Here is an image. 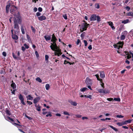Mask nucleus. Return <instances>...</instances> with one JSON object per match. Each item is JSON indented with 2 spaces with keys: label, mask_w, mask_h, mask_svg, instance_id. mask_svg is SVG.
Returning a JSON list of instances; mask_svg holds the SVG:
<instances>
[{
  "label": "nucleus",
  "mask_w": 133,
  "mask_h": 133,
  "mask_svg": "<svg viewBox=\"0 0 133 133\" xmlns=\"http://www.w3.org/2000/svg\"><path fill=\"white\" fill-rule=\"evenodd\" d=\"M14 18L13 19L14 24V28L16 29L15 32V34H16L17 32H18L19 31V26L17 23V20L19 24H21L22 21L21 20V17L19 12L17 13V15L14 14Z\"/></svg>",
  "instance_id": "1"
},
{
  "label": "nucleus",
  "mask_w": 133,
  "mask_h": 133,
  "mask_svg": "<svg viewBox=\"0 0 133 133\" xmlns=\"http://www.w3.org/2000/svg\"><path fill=\"white\" fill-rule=\"evenodd\" d=\"M57 40V39L56 38L54 35L53 34L52 35V38L51 39V41L53 43H51V45L50 46V47L52 50H53V48L55 47L56 48L57 46L56 43V41Z\"/></svg>",
  "instance_id": "2"
},
{
  "label": "nucleus",
  "mask_w": 133,
  "mask_h": 133,
  "mask_svg": "<svg viewBox=\"0 0 133 133\" xmlns=\"http://www.w3.org/2000/svg\"><path fill=\"white\" fill-rule=\"evenodd\" d=\"M123 44V42H119L116 45H114V46L115 48L119 49L122 47Z\"/></svg>",
  "instance_id": "3"
},
{
  "label": "nucleus",
  "mask_w": 133,
  "mask_h": 133,
  "mask_svg": "<svg viewBox=\"0 0 133 133\" xmlns=\"http://www.w3.org/2000/svg\"><path fill=\"white\" fill-rule=\"evenodd\" d=\"M89 24L86 23H83L82 26L80 30L81 32H83L84 31L86 30Z\"/></svg>",
  "instance_id": "4"
},
{
  "label": "nucleus",
  "mask_w": 133,
  "mask_h": 133,
  "mask_svg": "<svg viewBox=\"0 0 133 133\" xmlns=\"http://www.w3.org/2000/svg\"><path fill=\"white\" fill-rule=\"evenodd\" d=\"M53 49H54L53 50H52L55 52H58V56H59L62 54V53L61 52V50L59 48L58 46H57L56 48L55 47L54 48H53Z\"/></svg>",
  "instance_id": "5"
},
{
  "label": "nucleus",
  "mask_w": 133,
  "mask_h": 133,
  "mask_svg": "<svg viewBox=\"0 0 133 133\" xmlns=\"http://www.w3.org/2000/svg\"><path fill=\"white\" fill-rule=\"evenodd\" d=\"M97 91L100 93L105 94L109 93L110 92L108 90L106 89L104 90L103 89H98Z\"/></svg>",
  "instance_id": "6"
},
{
  "label": "nucleus",
  "mask_w": 133,
  "mask_h": 133,
  "mask_svg": "<svg viewBox=\"0 0 133 133\" xmlns=\"http://www.w3.org/2000/svg\"><path fill=\"white\" fill-rule=\"evenodd\" d=\"M127 34V32L126 31H125L123 32L121 36L120 39L121 40H124Z\"/></svg>",
  "instance_id": "7"
},
{
  "label": "nucleus",
  "mask_w": 133,
  "mask_h": 133,
  "mask_svg": "<svg viewBox=\"0 0 133 133\" xmlns=\"http://www.w3.org/2000/svg\"><path fill=\"white\" fill-rule=\"evenodd\" d=\"M85 82L88 85H91L92 84L91 79L88 78H87Z\"/></svg>",
  "instance_id": "8"
},
{
  "label": "nucleus",
  "mask_w": 133,
  "mask_h": 133,
  "mask_svg": "<svg viewBox=\"0 0 133 133\" xmlns=\"http://www.w3.org/2000/svg\"><path fill=\"white\" fill-rule=\"evenodd\" d=\"M41 99L40 97H38L35 98L33 100V102L34 104H36Z\"/></svg>",
  "instance_id": "9"
},
{
  "label": "nucleus",
  "mask_w": 133,
  "mask_h": 133,
  "mask_svg": "<svg viewBox=\"0 0 133 133\" xmlns=\"http://www.w3.org/2000/svg\"><path fill=\"white\" fill-rule=\"evenodd\" d=\"M97 16L95 15H92L90 18V20L91 21H94L96 19Z\"/></svg>",
  "instance_id": "10"
},
{
  "label": "nucleus",
  "mask_w": 133,
  "mask_h": 133,
  "mask_svg": "<svg viewBox=\"0 0 133 133\" xmlns=\"http://www.w3.org/2000/svg\"><path fill=\"white\" fill-rule=\"evenodd\" d=\"M12 8L10 9V11L11 13L12 14H14V8H15L16 10L17 9V8L14 5H13L12 7Z\"/></svg>",
  "instance_id": "11"
},
{
  "label": "nucleus",
  "mask_w": 133,
  "mask_h": 133,
  "mask_svg": "<svg viewBox=\"0 0 133 133\" xmlns=\"http://www.w3.org/2000/svg\"><path fill=\"white\" fill-rule=\"evenodd\" d=\"M38 19L40 21H42L45 20L46 19V17L44 16H42L38 17Z\"/></svg>",
  "instance_id": "12"
},
{
  "label": "nucleus",
  "mask_w": 133,
  "mask_h": 133,
  "mask_svg": "<svg viewBox=\"0 0 133 133\" xmlns=\"http://www.w3.org/2000/svg\"><path fill=\"white\" fill-rule=\"evenodd\" d=\"M4 118L5 119L8 121H9V120L11 121L14 122L13 119H12L9 116L5 117Z\"/></svg>",
  "instance_id": "13"
},
{
  "label": "nucleus",
  "mask_w": 133,
  "mask_h": 133,
  "mask_svg": "<svg viewBox=\"0 0 133 133\" xmlns=\"http://www.w3.org/2000/svg\"><path fill=\"white\" fill-rule=\"evenodd\" d=\"M44 37L46 41H47L50 40L51 39V37L49 36H45Z\"/></svg>",
  "instance_id": "14"
},
{
  "label": "nucleus",
  "mask_w": 133,
  "mask_h": 133,
  "mask_svg": "<svg viewBox=\"0 0 133 133\" xmlns=\"http://www.w3.org/2000/svg\"><path fill=\"white\" fill-rule=\"evenodd\" d=\"M69 102L72 105L74 106H76L77 105V103L75 102L70 101H69Z\"/></svg>",
  "instance_id": "15"
},
{
  "label": "nucleus",
  "mask_w": 133,
  "mask_h": 133,
  "mask_svg": "<svg viewBox=\"0 0 133 133\" xmlns=\"http://www.w3.org/2000/svg\"><path fill=\"white\" fill-rule=\"evenodd\" d=\"M12 38L14 39L17 40L18 39V36L16 35H12Z\"/></svg>",
  "instance_id": "16"
},
{
  "label": "nucleus",
  "mask_w": 133,
  "mask_h": 133,
  "mask_svg": "<svg viewBox=\"0 0 133 133\" xmlns=\"http://www.w3.org/2000/svg\"><path fill=\"white\" fill-rule=\"evenodd\" d=\"M10 6V4L7 5L6 6V12L7 13H8L9 11V8Z\"/></svg>",
  "instance_id": "17"
},
{
  "label": "nucleus",
  "mask_w": 133,
  "mask_h": 133,
  "mask_svg": "<svg viewBox=\"0 0 133 133\" xmlns=\"http://www.w3.org/2000/svg\"><path fill=\"white\" fill-rule=\"evenodd\" d=\"M125 54L128 55L127 56V58L128 59H129L131 58V55H130L129 54V52H125Z\"/></svg>",
  "instance_id": "18"
},
{
  "label": "nucleus",
  "mask_w": 133,
  "mask_h": 133,
  "mask_svg": "<svg viewBox=\"0 0 133 133\" xmlns=\"http://www.w3.org/2000/svg\"><path fill=\"white\" fill-rule=\"evenodd\" d=\"M100 77L101 78H104L105 77V75L104 72L103 71H102L100 72Z\"/></svg>",
  "instance_id": "19"
},
{
  "label": "nucleus",
  "mask_w": 133,
  "mask_h": 133,
  "mask_svg": "<svg viewBox=\"0 0 133 133\" xmlns=\"http://www.w3.org/2000/svg\"><path fill=\"white\" fill-rule=\"evenodd\" d=\"M27 100H32L33 98V97L29 95L26 97Z\"/></svg>",
  "instance_id": "20"
},
{
  "label": "nucleus",
  "mask_w": 133,
  "mask_h": 133,
  "mask_svg": "<svg viewBox=\"0 0 133 133\" xmlns=\"http://www.w3.org/2000/svg\"><path fill=\"white\" fill-rule=\"evenodd\" d=\"M11 86L14 89H15L16 88V85L14 83L12 82L11 84Z\"/></svg>",
  "instance_id": "21"
},
{
  "label": "nucleus",
  "mask_w": 133,
  "mask_h": 133,
  "mask_svg": "<svg viewBox=\"0 0 133 133\" xmlns=\"http://www.w3.org/2000/svg\"><path fill=\"white\" fill-rule=\"evenodd\" d=\"M127 15L128 16H131L133 17V12H129L127 14Z\"/></svg>",
  "instance_id": "22"
},
{
  "label": "nucleus",
  "mask_w": 133,
  "mask_h": 133,
  "mask_svg": "<svg viewBox=\"0 0 133 133\" xmlns=\"http://www.w3.org/2000/svg\"><path fill=\"white\" fill-rule=\"evenodd\" d=\"M51 113L49 111L48 112L47 114L46 115V117H51L52 116V115L51 114Z\"/></svg>",
  "instance_id": "23"
},
{
  "label": "nucleus",
  "mask_w": 133,
  "mask_h": 133,
  "mask_svg": "<svg viewBox=\"0 0 133 133\" xmlns=\"http://www.w3.org/2000/svg\"><path fill=\"white\" fill-rule=\"evenodd\" d=\"M109 127H110L112 129H113L114 130H115L116 131H118V129L116 128H115L113 126L110 125H108Z\"/></svg>",
  "instance_id": "24"
},
{
  "label": "nucleus",
  "mask_w": 133,
  "mask_h": 133,
  "mask_svg": "<svg viewBox=\"0 0 133 133\" xmlns=\"http://www.w3.org/2000/svg\"><path fill=\"white\" fill-rule=\"evenodd\" d=\"M21 29L22 32V34H25V31L23 28V26H22L21 27Z\"/></svg>",
  "instance_id": "25"
},
{
  "label": "nucleus",
  "mask_w": 133,
  "mask_h": 133,
  "mask_svg": "<svg viewBox=\"0 0 133 133\" xmlns=\"http://www.w3.org/2000/svg\"><path fill=\"white\" fill-rule=\"evenodd\" d=\"M35 107L36 108L37 110L38 111H41L40 107L39 105H38V106L36 105Z\"/></svg>",
  "instance_id": "26"
},
{
  "label": "nucleus",
  "mask_w": 133,
  "mask_h": 133,
  "mask_svg": "<svg viewBox=\"0 0 133 133\" xmlns=\"http://www.w3.org/2000/svg\"><path fill=\"white\" fill-rule=\"evenodd\" d=\"M129 22V20L127 19L126 20H124L122 21V23L123 24H126L128 23Z\"/></svg>",
  "instance_id": "27"
},
{
  "label": "nucleus",
  "mask_w": 133,
  "mask_h": 133,
  "mask_svg": "<svg viewBox=\"0 0 133 133\" xmlns=\"http://www.w3.org/2000/svg\"><path fill=\"white\" fill-rule=\"evenodd\" d=\"M45 87L46 89V90H48L49 89L50 87L49 84H46L45 85Z\"/></svg>",
  "instance_id": "28"
},
{
  "label": "nucleus",
  "mask_w": 133,
  "mask_h": 133,
  "mask_svg": "<svg viewBox=\"0 0 133 133\" xmlns=\"http://www.w3.org/2000/svg\"><path fill=\"white\" fill-rule=\"evenodd\" d=\"M19 99L21 100H24V98L23 96L21 95V94H20L18 96Z\"/></svg>",
  "instance_id": "29"
},
{
  "label": "nucleus",
  "mask_w": 133,
  "mask_h": 133,
  "mask_svg": "<svg viewBox=\"0 0 133 133\" xmlns=\"http://www.w3.org/2000/svg\"><path fill=\"white\" fill-rule=\"evenodd\" d=\"M87 90H88L87 88H83L81 89L80 90L81 91L84 92Z\"/></svg>",
  "instance_id": "30"
},
{
  "label": "nucleus",
  "mask_w": 133,
  "mask_h": 133,
  "mask_svg": "<svg viewBox=\"0 0 133 133\" xmlns=\"http://www.w3.org/2000/svg\"><path fill=\"white\" fill-rule=\"evenodd\" d=\"M36 81H37L40 83L41 82H42V80L39 77H38L37 78H36Z\"/></svg>",
  "instance_id": "31"
},
{
  "label": "nucleus",
  "mask_w": 133,
  "mask_h": 133,
  "mask_svg": "<svg viewBox=\"0 0 133 133\" xmlns=\"http://www.w3.org/2000/svg\"><path fill=\"white\" fill-rule=\"evenodd\" d=\"M95 76H96V77L97 78V79L99 81H101L102 80V79H101L99 78V75L98 74H96L95 75Z\"/></svg>",
  "instance_id": "32"
},
{
  "label": "nucleus",
  "mask_w": 133,
  "mask_h": 133,
  "mask_svg": "<svg viewBox=\"0 0 133 133\" xmlns=\"http://www.w3.org/2000/svg\"><path fill=\"white\" fill-rule=\"evenodd\" d=\"M80 43V45H81V42H80V39H78L77 40V41L76 43V44H77V45H78V44H79V43Z\"/></svg>",
  "instance_id": "33"
},
{
  "label": "nucleus",
  "mask_w": 133,
  "mask_h": 133,
  "mask_svg": "<svg viewBox=\"0 0 133 133\" xmlns=\"http://www.w3.org/2000/svg\"><path fill=\"white\" fill-rule=\"evenodd\" d=\"M100 19H101L100 17L99 16H97L96 19L97 20V21L98 22H100L101 21Z\"/></svg>",
  "instance_id": "34"
},
{
  "label": "nucleus",
  "mask_w": 133,
  "mask_h": 133,
  "mask_svg": "<svg viewBox=\"0 0 133 133\" xmlns=\"http://www.w3.org/2000/svg\"><path fill=\"white\" fill-rule=\"evenodd\" d=\"M114 101L119 102L120 101V99L119 98H114Z\"/></svg>",
  "instance_id": "35"
},
{
  "label": "nucleus",
  "mask_w": 133,
  "mask_h": 133,
  "mask_svg": "<svg viewBox=\"0 0 133 133\" xmlns=\"http://www.w3.org/2000/svg\"><path fill=\"white\" fill-rule=\"evenodd\" d=\"M6 113L8 116H10V112L8 110H6Z\"/></svg>",
  "instance_id": "36"
},
{
  "label": "nucleus",
  "mask_w": 133,
  "mask_h": 133,
  "mask_svg": "<svg viewBox=\"0 0 133 133\" xmlns=\"http://www.w3.org/2000/svg\"><path fill=\"white\" fill-rule=\"evenodd\" d=\"M31 29L32 31L34 33H35V31H36V30H35V29L32 26H31Z\"/></svg>",
  "instance_id": "37"
},
{
  "label": "nucleus",
  "mask_w": 133,
  "mask_h": 133,
  "mask_svg": "<svg viewBox=\"0 0 133 133\" xmlns=\"http://www.w3.org/2000/svg\"><path fill=\"white\" fill-rule=\"evenodd\" d=\"M63 114L65 115H68L69 116L70 115V114H69V113L68 112L66 111H64L63 112Z\"/></svg>",
  "instance_id": "38"
},
{
  "label": "nucleus",
  "mask_w": 133,
  "mask_h": 133,
  "mask_svg": "<svg viewBox=\"0 0 133 133\" xmlns=\"http://www.w3.org/2000/svg\"><path fill=\"white\" fill-rule=\"evenodd\" d=\"M49 57L47 55H45V58L46 61H48Z\"/></svg>",
  "instance_id": "39"
},
{
  "label": "nucleus",
  "mask_w": 133,
  "mask_h": 133,
  "mask_svg": "<svg viewBox=\"0 0 133 133\" xmlns=\"http://www.w3.org/2000/svg\"><path fill=\"white\" fill-rule=\"evenodd\" d=\"M63 17L65 19H67V17L66 14H64L63 15Z\"/></svg>",
  "instance_id": "40"
},
{
  "label": "nucleus",
  "mask_w": 133,
  "mask_h": 133,
  "mask_svg": "<svg viewBox=\"0 0 133 133\" xmlns=\"http://www.w3.org/2000/svg\"><path fill=\"white\" fill-rule=\"evenodd\" d=\"M116 117L117 118H123V116H122L121 115H118L116 116Z\"/></svg>",
  "instance_id": "41"
},
{
  "label": "nucleus",
  "mask_w": 133,
  "mask_h": 133,
  "mask_svg": "<svg viewBox=\"0 0 133 133\" xmlns=\"http://www.w3.org/2000/svg\"><path fill=\"white\" fill-rule=\"evenodd\" d=\"M24 46L25 47V48L27 49H28L29 47V46L26 44H24Z\"/></svg>",
  "instance_id": "42"
},
{
  "label": "nucleus",
  "mask_w": 133,
  "mask_h": 133,
  "mask_svg": "<svg viewBox=\"0 0 133 133\" xmlns=\"http://www.w3.org/2000/svg\"><path fill=\"white\" fill-rule=\"evenodd\" d=\"M84 45L85 46H86L87 45V41L86 40H84Z\"/></svg>",
  "instance_id": "43"
},
{
  "label": "nucleus",
  "mask_w": 133,
  "mask_h": 133,
  "mask_svg": "<svg viewBox=\"0 0 133 133\" xmlns=\"http://www.w3.org/2000/svg\"><path fill=\"white\" fill-rule=\"evenodd\" d=\"M92 95H90L87 96V98H88L90 99H92Z\"/></svg>",
  "instance_id": "44"
},
{
  "label": "nucleus",
  "mask_w": 133,
  "mask_h": 133,
  "mask_svg": "<svg viewBox=\"0 0 133 133\" xmlns=\"http://www.w3.org/2000/svg\"><path fill=\"white\" fill-rule=\"evenodd\" d=\"M2 55L4 57H6V53L5 52H3Z\"/></svg>",
  "instance_id": "45"
},
{
  "label": "nucleus",
  "mask_w": 133,
  "mask_h": 133,
  "mask_svg": "<svg viewBox=\"0 0 133 133\" xmlns=\"http://www.w3.org/2000/svg\"><path fill=\"white\" fill-rule=\"evenodd\" d=\"M27 102L28 103V104H29V105H31L32 104V102L30 101H27Z\"/></svg>",
  "instance_id": "46"
},
{
  "label": "nucleus",
  "mask_w": 133,
  "mask_h": 133,
  "mask_svg": "<svg viewBox=\"0 0 133 133\" xmlns=\"http://www.w3.org/2000/svg\"><path fill=\"white\" fill-rule=\"evenodd\" d=\"M75 116L77 117L78 118H80L82 116L81 115H75Z\"/></svg>",
  "instance_id": "47"
},
{
  "label": "nucleus",
  "mask_w": 133,
  "mask_h": 133,
  "mask_svg": "<svg viewBox=\"0 0 133 133\" xmlns=\"http://www.w3.org/2000/svg\"><path fill=\"white\" fill-rule=\"evenodd\" d=\"M117 124L119 126H121L123 125L122 123H117Z\"/></svg>",
  "instance_id": "48"
},
{
  "label": "nucleus",
  "mask_w": 133,
  "mask_h": 133,
  "mask_svg": "<svg viewBox=\"0 0 133 133\" xmlns=\"http://www.w3.org/2000/svg\"><path fill=\"white\" fill-rule=\"evenodd\" d=\"M38 10L39 12H41L42 11V9L41 7H39L38 9Z\"/></svg>",
  "instance_id": "49"
},
{
  "label": "nucleus",
  "mask_w": 133,
  "mask_h": 133,
  "mask_svg": "<svg viewBox=\"0 0 133 133\" xmlns=\"http://www.w3.org/2000/svg\"><path fill=\"white\" fill-rule=\"evenodd\" d=\"M108 24H109V25L111 26L113 24V23L112 22H109L108 23Z\"/></svg>",
  "instance_id": "50"
},
{
  "label": "nucleus",
  "mask_w": 133,
  "mask_h": 133,
  "mask_svg": "<svg viewBox=\"0 0 133 133\" xmlns=\"http://www.w3.org/2000/svg\"><path fill=\"white\" fill-rule=\"evenodd\" d=\"M131 121H132V120H131V119H129V120L127 121V122L128 123H131Z\"/></svg>",
  "instance_id": "51"
},
{
  "label": "nucleus",
  "mask_w": 133,
  "mask_h": 133,
  "mask_svg": "<svg viewBox=\"0 0 133 133\" xmlns=\"http://www.w3.org/2000/svg\"><path fill=\"white\" fill-rule=\"evenodd\" d=\"M21 103L23 105H25V102H24V99L22 100H21Z\"/></svg>",
  "instance_id": "52"
},
{
  "label": "nucleus",
  "mask_w": 133,
  "mask_h": 133,
  "mask_svg": "<svg viewBox=\"0 0 133 133\" xmlns=\"http://www.w3.org/2000/svg\"><path fill=\"white\" fill-rule=\"evenodd\" d=\"M107 100L110 101H111L113 100V98H108Z\"/></svg>",
  "instance_id": "53"
},
{
  "label": "nucleus",
  "mask_w": 133,
  "mask_h": 133,
  "mask_svg": "<svg viewBox=\"0 0 133 133\" xmlns=\"http://www.w3.org/2000/svg\"><path fill=\"white\" fill-rule=\"evenodd\" d=\"M126 9L128 11H129L130 9V8L128 6H127L126 7Z\"/></svg>",
  "instance_id": "54"
},
{
  "label": "nucleus",
  "mask_w": 133,
  "mask_h": 133,
  "mask_svg": "<svg viewBox=\"0 0 133 133\" xmlns=\"http://www.w3.org/2000/svg\"><path fill=\"white\" fill-rule=\"evenodd\" d=\"M96 7L97 9H98L99 8V5L98 4H97L96 5Z\"/></svg>",
  "instance_id": "55"
},
{
  "label": "nucleus",
  "mask_w": 133,
  "mask_h": 133,
  "mask_svg": "<svg viewBox=\"0 0 133 133\" xmlns=\"http://www.w3.org/2000/svg\"><path fill=\"white\" fill-rule=\"evenodd\" d=\"M35 54L37 57H38L39 56L38 54L37 51H36L35 52Z\"/></svg>",
  "instance_id": "56"
},
{
  "label": "nucleus",
  "mask_w": 133,
  "mask_h": 133,
  "mask_svg": "<svg viewBox=\"0 0 133 133\" xmlns=\"http://www.w3.org/2000/svg\"><path fill=\"white\" fill-rule=\"evenodd\" d=\"M88 49L90 50H91L92 49V47L91 45H90L88 47Z\"/></svg>",
  "instance_id": "57"
},
{
  "label": "nucleus",
  "mask_w": 133,
  "mask_h": 133,
  "mask_svg": "<svg viewBox=\"0 0 133 133\" xmlns=\"http://www.w3.org/2000/svg\"><path fill=\"white\" fill-rule=\"evenodd\" d=\"M12 124L13 125H17L19 126H21L20 125L18 124H17L16 123H12Z\"/></svg>",
  "instance_id": "58"
},
{
  "label": "nucleus",
  "mask_w": 133,
  "mask_h": 133,
  "mask_svg": "<svg viewBox=\"0 0 133 133\" xmlns=\"http://www.w3.org/2000/svg\"><path fill=\"white\" fill-rule=\"evenodd\" d=\"M127 121H124L122 123V124H123V125H124V124H127Z\"/></svg>",
  "instance_id": "59"
},
{
  "label": "nucleus",
  "mask_w": 133,
  "mask_h": 133,
  "mask_svg": "<svg viewBox=\"0 0 133 133\" xmlns=\"http://www.w3.org/2000/svg\"><path fill=\"white\" fill-rule=\"evenodd\" d=\"M22 50L23 51H24L25 50V48H24V46H22Z\"/></svg>",
  "instance_id": "60"
},
{
  "label": "nucleus",
  "mask_w": 133,
  "mask_h": 133,
  "mask_svg": "<svg viewBox=\"0 0 133 133\" xmlns=\"http://www.w3.org/2000/svg\"><path fill=\"white\" fill-rule=\"evenodd\" d=\"M36 15L37 16H38L40 15L41 13L39 12H37Z\"/></svg>",
  "instance_id": "61"
},
{
  "label": "nucleus",
  "mask_w": 133,
  "mask_h": 133,
  "mask_svg": "<svg viewBox=\"0 0 133 133\" xmlns=\"http://www.w3.org/2000/svg\"><path fill=\"white\" fill-rule=\"evenodd\" d=\"M111 27V28L113 30L115 29V28L114 27V26L113 25V24L112 25H111L110 26Z\"/></svg>",
  "instance_id": "62"
},
{
  "label": "nucleus",
  "mask_w": 133,
  "mask_h": 133,
  "mask_svg": "<svg viewBox=\"0 0 133 133\" xmlns=\"http://www.w3.org/2000/svg\"><path fill=\"white\" fill-rule=\"evenodd\" d=\"M12 55H13V57L14 58L16 59L17 58L16 57V56L15 55V54L14 53H12Z\"/></svg>",
  "instance_id": "63"
},
{
  "label": "nucleus",
  "mask_w": 133,
  "mask_h": 133,
  "mask_svg": "<svg viewBox=\"0 0 133 133\" xmlns=\"http://www.w3.org/2000/svg\"><path fill=\"white\" fill-rule=\"evenodd\" d=\"M37 10V8L36 7H35L34 9V12H36Z\"/></svg>",
  "instance_id": "64"
}]
</instances>
